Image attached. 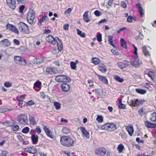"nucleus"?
<instances>
[{
	"instance_id": "22",
	"label": "nucleus",
	"mask_w": 156,
	"mask_h": 156,
	"mask_svg": "<svg viewBox=\"0 0 156 156\" xmlns=\"http://www.w3.org/2000/svg\"><path fill=\"white\" fill-rule=\"evenodd\" d=\"M29 122L31 125L33 126H35L37 124V122L34 117L33 115L29 116Z\"/></svg>"
},
{
	"instance_id": "56",
	"label": "nucleus",
	"mask_w": 156,
	"mask_h": 156,
	"mask_svg": "<svg viewBox=\"0 0 156 156\" xmlns=\"http://www.w3.org/2000/svg\"><path fill=\"white\" fill-rule=\"evenodd\" d=\"M12 85V83L6 81L4 83V86L6 87H10Z\"/></svg>"
},
{
	"instance_id": "24",
	"label": "nucleus",
	"mask_w": 156,
	"mask_h": 156,
	"mask_svg": "<svg viewBox=\"0 0 156 156\" xmlns=\"http://www.w3.org/2000/svg\"><path fill=\"white\" fill-rule=\"evenodd\" d=\"M89 11L87 10L85 11L83 15V19L86 23H88L90 21V17L88 15Z\"/></svg>"
},
{
	"instance_id": "2",
	"label": "nucleus",
	"mask_w": 156,
	"mask_h": 156,
	"mask_svg": "<svg viewBox=\"0 0 156 156\" xmlns=\"http://www.w3.org/2000/svg\"><path fill=\"white\" fill-rule=\"evenodd\" d=\"M94 153L95 154L99 156H111L110 152L108 151L105 148L103 147L96 148Z\"/></svg>"
},
{
	"instance_id": "62",
	"label": "nucleus",
	"mask_w": 156,
	"mask_h": 156,
	"mask_svg": "<svg viewBox=\"0 0 156 156\" xmlns=\"http://www.w3.org/2000/svg\"><path fill=\"white\" fill-rule=\"evenodd\" d=\"M18 105L20 107H22L23 106V101L22 100H18Z\"/></svg>"
},
{
	"instance_id": "63",
	"label": "nucleus",
	"mask_w": 156,
	"mask_h": 156,
	"mask_svg": "<svg viewBox=\"0 0 156 156\" xmlns=\"http://www.w3.org/2000/svg\"><path fill=\"white\" fill-rule=\"evenodd\" d=\"M44 34H48L50 33L51 31V30L48 29H45L43 30Z\"/></svg>"
},
{
	"instance_id": "5",
	"label": "nucleus",
	"mask_w": 156,
	"mask_h": 156,
	"mask_svg": "<svg viewBox=\"0 0 156 156\" xmlns=\"http://www.w3.org/2000/svg\"><path fill=\"white\" fill-rule=\"evenodd\" d=\"M55 80L59 82H69L71 81L70 78L64 75H59L55 77Z\"/></svg>"
},
{
	"instance_id": "53",
	"label": "nucleus",
	"mask_w": 156,
	"mask_h": 156,
	"mask_svg": "<svg viewBox=\"0 0 156 156\" xmlns=\"http://www.w3.org/2000/svg\"><path fill=\"white\" fill-rule=\"evenodd\" d=\"M96 120L99 123L102 122L103 121V117L101 115L98 116L96 118Z\"/></svg>"
},
{
	"instance_id": "50",
	"label": "nucleus",
	"mask_w": 156,
	"mask_h": 156,
	"mask_svg": "<svg viewBox=\"0 0 156 156\" xmlns=\"http://www.w3.org/2000/svg\"><path fill=\"white\" fill-rule=\"evenodd\" d=\"M30 130V128L29 127L26 126L22 130V132L25 134L28 133Z\"/></svg>"
},
{
	"instance_id": "52",
	"label": "nucleus",
	"mask_w": 156,
	"mask_h": 156,
	"mask_svg": "<svg viewBox=\"0 0 156 156\" xmlns=\"http://www.w3.org/2000/svg\"><path fill=\"white\" fill-rule=\"evenodd\" d=\"M97 39L98 41L101 42L102 41V35L99 33H98L97 36Z\"/></svg>"
},
{
	"instance_id": "21",
	"label": "nucleus",
	"mask_w": 156,
	"mask_h": 156,
	"mask_svg": "<svg viewBox=\"0 0 156 156\" xmlns=\"http://www.w3.org/2000/svg\"><path fill=\"white\" fill-rule=\"evenodd\" d=\"M125 129L126 131L128 132V134L130 136H132L134 133V129L133 126L132 125L126 126Z\"/></svg>"
},
{
	"instance_id": "26",
	"label": "nucleus",
	"mask_w": 156,
	"mask_h": 156,
	"mask_svg": "<svg viewBox=\"0 0 156 156\" xmlns=\"http://www.w3.org/2000/svg\"><path fill=\"white\" fill-rule=\"evenodd\" d=\"M16 123V122L13 120L10 121H6L5 122H3V124L7 127H11L12 126L14 125Z\"/></svg>"
},
{
	"instance_id": "42",
	"label": "nucleus",
	"mask_w": 156,
	"mask_h": 156,
	"mask_svg": "<svg viewBox=\"0 0 156 156\" xmlns=\"http://www.w3.org/2000/svg\"><path fill=\"white\" fill-rule=\"evenodd\" d=\"M76 30L77 31V34L78 35H80L81 37H86V34L84 33H82V31L78 29H77Z\"/></svg>"
},
{
	"instance_id": "59",
	"label": "nucleus",
	"mask_w": 156,
	"mask_h": 156,
	"mask_svg": "<svg viewBox=\"0 0 156 156\" xmlns=\"http://www.w3.org/2000/svg\"><path fill=\"white\" fill-rule=\"evenodd\" d=\"M73 9V8H68L65 11L64 13L65 14H69L71 12Z\"/></svg>"
},
{
	"instance_id": "46",
	"label": "nucleus",
	"mask_w": 156,
	"mask_h": 156,
	"mask_svg": "<svg viewBox=\"0 0 156 156\" xmlns=\"http://www.w3.org/2000/svg\"><path fill=\"white\" fill-rule=\"evenodd\" d=\"M138 114L139 115L142 116L146 114V112L144 111V108H140L138 111Z\"/></svg>"
},
{
	"instance_id": "8",
	"label": "nucleus",
	"mask_w": 156,
	"mask_h": 156,
	"mask_svg": "<svg viewBox=\"0 0 156 156\" xmlns=\"http://www.w3.org/2000/svg\"><path fill=\"white\" fill-rule=\"evenodd\" d=\"M19 30L23 33L28 34L29 33V29L28 26L24 23L22 22L18 25Z\"/></svg>"
},
{
	"instance_id": "44",
	"label": "nucleus",
	"mask_w": 156,
	"mask_h": 156,
	"mask_svg": "<svg viewBox=\"0 0 156 156\" xmlns=\"http://www.w3.org/2000/svg\"><path fill=\"white\" fill-rule=\"evenodd\" d=\"M100 62V60L98 58H94L92 59V62L95 65L98 64Z\"/></svg>"
},
{
	"instance_id": "36",
	"label": "nucleus",
	"mask_w": 156,
	"mask_h": 156,
	"mask_svg": "<svg viewBox=\"0 0 156 156\" xmlns=\"http://www.w3.org/2000/svg\"><path fill=\"white\" fill-rule=\"evenodd\" d=\"M124 149V145L122 144H119L117 147V150L119 153H122Z\"/></svg>"
},
{
	"instance_id": "19",
	"label": "nucleus",
	"mask_w": 156,
	"mask_h": 156,
	"mask_svg": "<svg viewBox=\"0 0 156 156\" xmlns=\"http://www.w3.org/2000/svg\"><path fill=\"white\" fill-rule=\"evenodd\" d=\"M46 73L48 74H56L58 72L57 69L53 67H48L46 69Z\"/></svg>"
},
{
	"instance_id": "34",
	"label": "nucleus",
	"mask_w": 156,
	"mask_h": 156,
	"mask_svg": "<svg viewBox=\"0 0 156 156\" xmlns=\"http://www.w3.org/2000/svg\"><path fill=\"white\" fill-rule=\"evenodd\" d=\"M58 38V42H56L57 43L58 49L59 51H61L63 49V45L61 40Z\"/></svg>"
},
{
	"instance_id": "33",
	"label": "nucleus",
	"mask_w": 156,
	"mask_h": 156,
	"mask_svg": "<svg viewBox=\"0 0 156 156\" xmlns=\"http://www.w3.org/2000/svg\"><path fill=\"white\" fill-rule=\"evenodd\" d=\"M129 64H130L131 66L136 68L138 67L140 65V64L138 60L131 61L129 62Z\"/></svg>"
},
{
	"instance_id": "47",
	"label": "nucleus",
	"mask_w": 156,
	"mask_h": 156,
	"mask_svg": "<svg viewBox=\"0 0 156 156\" xmlns=\"http://www.w3.org/2000/svg\"><path fill=\"white\" fill-rule=\"evenodd\" d=\"M119 108L122 109H124L125 108L126 105L122 103V101L121 100L119 101Z\"/></svg>"
},
{
	"instance_id": "61",
	"label": "nucleus",
	"mask_w": 156,
	"mask_h": 156,
	"mask_svg": "<svg viewBox=\"0 0 156 156\" xmlns=\"http://www.w3.org/2000/svg\"><path fill=\"white\" fill-rule=\"evenodd\" d=\"M94 13L97 16H99L101 15V12L98 10H95L94 12Z\"/></svg>"
},
{
	"instance_id": "12",
	"label": "nucleus",
	"mask_w": 156,
	"mask_h": 156,
	"mask_svg": "<svg viewBox=\"0 0 156 156\" xmlns=\"http://www.w3.org/2000/svg\"><path fill=\"white\" fill-rule=\"evenodd\" d=\"M118 66L121 69H123L130 66L129 62L126 60L124 61L123 62H119L118 63Z\"/></svg>"
},
{
	"instance_id": "60",
	"label": "nucleus",
	"mask_w": 156,
	"mask_h": 156,
	"mask_svg": "<svg viewBox=\"0 0 156 156\" xmlns=\"http://www.w3.org/2000/svg\"><path fill=\"white\" fill-rule=\"evenodd\" d=\"M121 6L124 9H126L127 8V5L126 3L124 1H121Z\"/></svg>"
},
{
	"instance_id": "49",
	"label": "nucleus",
	"mask_w": 156,
	"mask_h": 156,
	"mask_svg": "<svg viewBox=\"0 0 156 156\" xmlns=\"http://www.w3.org/2000/svg\"><path fill=\"white\" fill-rule=\"evenodd\" d=\"M20 128L19 126L18 125H13L11 127V129L13 131H17Z\"/></svg>"
},
{
	"instance_id": "37",
	"label": "nucleus",
	"mask_w": 156,
	"mask_h": 156,
	"mask_svg": "<svg viewBox=\"0 0 156 156\" xmlns=\"http://www.w3.org/2000/svg\"><path fill=\"white\" fill-rule=\"evenodd\" d=\"M62 131L63 133L67 134H69L71 130L67 127H64L63 128Z\"/></svg>"
},
{
	"instance_id": "29",
	"label": "nucleus",
	"mask_w": 156,
	"mask_h": 156,
	"mask_svg": "<svg viewBox=\"0 0 156 156\" xmlns=\"http://www.w3.org/2000/svg\"><path fill=\"white\" fill-rule=\"evenodd\" d=\"M48 19V18L47 16H43L39 20L37 24L40 26L42 25V23L46 21Z\"/></svg>"
},
{
	"instance_id": "30",
	"label": "nucleus",
	"mask_w": 156,
	"mask_h": 156,
	"mask_svg": "<svg viewBox=\"0 0 156 156\" xmlns=\"http://www.w3.org/2000/svg\"><path fill=\"white\" fill-rule=\"evenodd\" d=\"M32 63L34 64H40L43 62V60L41 58H34L31 61Z\"/></svg>"
},
{
	"instance_id": "45",
	"label": "nucleus",
	"mask_w": 156,
	"mask_h": 156,
	"mask_svg": "<svg viewBox=\"0 0 156 156\" xmlns=\"http://www.w3.org/2000/svg\"><path fill=\"white\" fill-rule=\"evenodd\" d=\"M147 75L148 76L150 77L152 80H154V79L155 77V75L154 73L153 72L151 71H149L147 74Z\"/></svg>"
},
{
	"instance_id": "57",
	"label": "nucleus",
	"mask_w": 156,
	"mask_h": 156,
	"mask_svg": "<svg viewBox=\"0 0 156 156\" xmlns=\"http://www.w3.org/2000/svg\"><path fill=\"white\" fill-rule=\"evenodd\" d=\"M93 92H95V94L99 96L101 95V90L99 89H95L94 90H92Z\"/></svg>"
},
{
	"instance_id": "25",
	"label": "nucleus",
	"mask_w": 156,
	"mask_h": 156,
	"mask_svg": "<svg viewBox=\"0 0 156 156\" xmlns=\"http://www.w3.org/2000/svg\"><path fill=\"white\" fill-rule=\"evenodd\" d=\"M98 69L103 73H105L107 71L106 66L104 64H100L98 67Z\"/></svg>"
},
{
	"instance_id": "11",
	"label": "nucleus",
	"mask_w": 156,
	"mask_h": 156,
	"mask_svg": "<svg viewBox=\"0 0 156 156\" xmlns=\"http://www.w3.org/2000/svg\"><path fill=\"white\" fill-rule=\"evenodd\" d=\"M46 41L47 42L53 45L55 44L57 42L56 39L51 35H49L46 37Z\"/></svg>"
},
{
	"instance_id": "6",
	"label": "nucleus",
	"mask_w": 156,
	"mask_h": 156,
	"mask_svg": "<svg viewBox=\"0 0 156 156\" xmlns=\"http://www.w3.org/2000/svg\"><path fill=\"white\" fill-rule=\"evenodd\" d=\"M14 60L17 64L22 66H25L27 64L26 60L23 57L19 56H15Z\"/></svg>"
},
{
	"instance_id": "28",
	"label": "nucleus",
	"mask_w": 156,
	"mask_h": 156,
	"mask_svg": "<svg viewBox=\"0 0 156 156\" xmlns=\"http://www.w3.org/2000/svg\"><path fill=\"white\" fill-rule=\"evenodd\" d=\"M144 124L148 128H156V123H153L150 122L149 121H146L144 122Z\"/></svg>"
},
{
	"instance_id": "1",
	"label": "nucleus",
	"mask_w": 156,
	"mask_h": 156,
	"mask_svg": "<svg viewBox=\"0 0 156 156\" xmlns=\"http://www.w3.org/2000/svg\"><path fill=\"white\" fill-rule=\"evenodd\" d=\"M61 144L64 146L70 147L73 146L74 140L69 136L63 135L60 138Z\"/></svg>"
},
{
	"instance_id": "51",
	"label": "nucleus",
	"mask_w": 156,
	"mask_h": 156,
	"mask_svg": "<svg viewBox=\"0 0 156 156\" xmlns=\"http://www.w3.org/2000/svg\"><path fill=\"white\" fill-rule=\"evenodd\" d=\"M35 104V102L32 100H30L26 103V105L27 106H31Z\"/></svg>"
},
{
	"instance_id": "64",
	"label": "nucleus",
	"mask_w": 156,
	"mask_h": 156,
	"mask_svg": "<svg viewBox=\"0 0 156 156\" xmlns=\"http://www.w3.org/2000/svg\"><path fill=\"white\" fill-rule=\"evenodd\" d=\"M88 84H90L89 86L90 87H93L94 86V84L93 83V81L91 80H89L87 81Z\"/></svg>"
},
{
	"instance_id": "27",
	"label": "nucleus",
	"mask_w": 156,
	"mask_h": 156,
	"mask_svg": "<svg viewBox=\"0 0 156 156\" xmlns=\"http://www.w3.org/2000/svg\"><path fill=\"white\" fill-rule=\"evenodd\" d=\"M42 83L41 82L39 81H37L34 84V90L37 91H39L40 89H37V88H40L41 85Z\"/></svg>"
},
{
	"instance_id": "20",
	"label": "nucleus",
	"mask_w": 156,
	"mask_h": 156,
	"mask_svg": "<svg viewBox=\"0 0 156 156\" xmlns=\"http://www.w3.org/2000/svg\"><path fill=\"white\" fill-rule=\"evenodd\" d=\"M95 74L98 77V79L100 81L104 83L105 84H108V80L105 76L100 75L97 73H95Z\"/></svg>"
},
{
	"instance_id": "13",
	"label": "nucleus",
	"mask_w": 156,
	"mask_h": 156,
	"mask_svg": "<svg viewBox=\"0 0 156 156\" xmlns=\"http://www.w3.org/2000/svg\"><path fill=\"white\" fill-rule=\"evenodd\" d=\"M80 129L82 133V135L83 137H85L87 139L90 137V133L87 131L85 127H80L78 128Z\"/></svg>"
},
{
	"instance_id": "18",
	"label": "nucleus",
	"mask_w": 156,
	"mask_h": 156,
	"mask_svg": "<svg viewBox=\"0 0 156 156\" xmlns=\"http://www.w3.org/2000/svg\"><path fill=\"white\" fill-rule=\"evenodd\" d=\"M11 44V43L8 39H4L0 42V46L3 48L8 47Z\"/></svg>"
},
{
	"instance_id": "38",
	"label": "nucleus",
	"mask_w": 156,
	"mask_h": 156,
	"mask_svg": "<svg viewBox=\"0 0 156 156\" xmlns=\"http://www.w3.org/2000/svg\"><path fill=\"white\" fill-rule=\"evenodd\" d=\"M108 38L109 44L113 47L115 48V46L113 44V37L112 36L109 35L108 36Z\"/></svg>"
},
{
	"instance_id": "9",
	"label": "nucleus",
	"mask_w": 156,
	"mask_h": 156,
	"mask_svg": "<svg viewBox=\"0 0 156 156\" xmlns=\"http://www.w3.org/2000/svg\"><path fill=\"white\" fill-rule=\"evenodd\" d=\"M35 18V13L33 11H29L27 16V19L28 23L31 24H33Z\"/></svg>"
},
{
	"instance_id": "32",
	"label": "nucleus",
	"mask_w": 156,
	"mask_h": 156,
	"mask_svg": "<svg viewBox=\"0 0 156 156\" xmlns=\"http://www.w3.org/2000/svg\"><path fill=\"white\" fill-rule=\"evenodd\" d=\"M142 51L145 56H149L150 55L149 51L147 50L146 46H144L142 47Z\"/></svg>"
},
{
	"instance_id": "7",
	"label": "nucleus",
	"mask_w": 156,
	"mask_h": 156,
	"mask_svg": "<svg viewBox=\"0 0 156 156\" xmlns=\"http://www.w3.org/2000/svg\"><path fill=\"white\" fill-rule=\"evenodd\" d=\"M144 101H145L144 100H139L136 99L131 100L129 102V105L133 107H138L141 105H143Z\"/></svg>"
},
{
	"instance_id": "55",
	"label": "nucleus",
	"mask_w": 156,
	"mask_h": 156,
	"mask_svg": "<svg viewBox=\"0 0 156 156\" xmlns=\"http://www.w3.org/2000/svg\"><path fill=\"white\" fill-rule=\"evenodd\" d=\"M34 131L36 132L37 133L40 134L41 132V129L40 126H37L34 129Z\"/></svg>"
},
{
	"instance_id": "39",
	"label": "nucleus",
	"mask_w": 156,
	"mask_h": 156,
	"mask_svg": "<svg viewBox=\"0 0 156 156\" xmlns=\"http://www.w3.org/2000/svg\"><path fill=\"white\" fill-rule=\"evenodd\" d=\"M121 44V46L124 48L126 49L127 48V43L123 39H121L120 40Z\"/></svg>"
},
{
	"instance_id": "3",
	"label": "nucleus",
	"mask_w": 156,
	"mask_h": 156,
	"mask_svg": "<svg viewBox=\"0 0 156 156\" xmlns=\"http://www.w3.org/2000/svg\"><path fill=\"white\" fill-rule=\"evenodd\" d=\"M116 125L113 123H107L101 126V129L110 131H113L116 129Z\"/></svg>"
},
{
	"instance_id": "10",
	"label": "nucleus",
	"mask_w": 156,
	"mask_h": 156,
	"mask_svg": "<svg viewBox=\"0 0 156 156\" xmlns=\"http://www.w3.org/2000/svg\"><path fill=\"white\" fill-rule=\"evenodd\" d=\"M6 28L10 31L18 34L19 31L12 24L8 23L6 26Z\"/></svg>"
},
{
	"instance_id": "48",
	"label": "nucleus",
	"mask_w": 156,
	"mask_h": 156,
	"mask_svg": "<svg viewBox=\"0 0 156 156\" xmlns=\"http://www.w3.org/2000/svg\"><path fill=\"white\" fill-rule=\"evenodd\" d=\"M70 66L72 69L76 70V65L75 62L73 61L71 62L70 63Z\"/></svg>"
},
{
	"instance_id": "41",
	"label": "nucleus",
	"mask_w": 156,
	"mask_h": 156,
	"mask_svg": "<svg viewBox=\"0 0 156 156\" xmlns=\"http://www.w3.org/2000/svg\"><path fill=\"white\" fill-rule=\"evenodd\" d=\"M136 91L137 93L142 94H144L147 92V91L146 90L140 88L136 89Z\"/></svg>"
},
{
	"instance_id": "43",
	"label": "nucleus",
	"mask_w": 156,
	"mask_h": 156,
	"mask_svg": "<svg viewBox=\"0 0 156 156\" xmlns=\"http://www.w3.org/2000/svg\"><path fill=\"white\" fill-rule=\"evenodd\" d=\"M150 120L152 122L156 121V113L153 112L151 115V117L150 118Z\"/></svg>"
},
{
	"instance_id": "16",
	"label": "nucleus",
	"mask_w": 156,
	"mask_h": 156,
	"mask_svg": "<svg viewBox=\"0 0 156 156\" xmlns=\"http://www.w3.org/2000/svg\"><path fill=\"white\" fill-rule=\"evenodd\" d=\"M6 3L9 8L14 10L16 7V3L15 0H6Z\"/></svg>"
},
{
	"instance_id": "54",
	"label": "nucleus",
	"mask_w": 156,
	"mask_h": 156,
	"mask_svg": "<svg viewBox=\"0 0 156 156\" xmlns=\"http://www.w3.org/2000/svg\"><path fill=\"white\" fill-rule=\"evenodd\" d=\"M132 45L134 49V50L133 53L135 55L136 58H138V53L137 52L138 49L135 46V44H133Z\"/></svg>"
},
{
	"instance_id": "40",
	"label": "nucleus",
	"mask_w": 156,
	"mask_h": 156,
	"mask_svg": "<svg viewBox=\"0 0 156 156\" xmlns=\"http://www.w3.org/2000/svg\"><path fill=\"white\" fill-rule=\"evenodd\" d=\"M53 105L55 107L56 109L57 110L60 109L61 108V104L58 102H54Z\"/></svg>"
},
{
	"instance_id": "23",
	"label": "nucleus",
	"mask_w": 156,
	"mask_h": 156,
	"mask_svg": "<svg viewBox=\"0 0 156 156\" xmlns=\"http://www.w3.org/2000/svg\"><path fill=\"white\" fill-rule=\"evenodd\" d=\"M61 87L62 90L65 92L69 91L70 88V85L66 83H63L62 84Z\"/></svg>"
},
{
	"instance_id": "17",
	"label": "nucleus",
	"mask_w": 156,
	"mask_h": 156,
	"mask_svg": "<svg viewBox=\"0 0 156 156\" xmlns=\"http://www.w3.org/2000/svg\"><path fill=\"white\" fill-rule=\"evenodd\" d=\"M136 7L139 12L140 13V17H143L144 16V11L140 3H138L136 5Z\"/></svg>"
},
{
	"instance_id": "31",
	"label": "nucleus",
	"mask_w": 156,
	"mask_h": 156,
	"mask_svg": "<svg viewBox=\"0 0 156 156\" xmlns=\"http://www.w3.org/2000/svg\"><path fill=\"white\" fill-rule=\"evenodd\" d=\"M31 139L32 143L33 144H36L38 142V136L37 135L32 134L31 136Z\"/></svg>"
},
{
	"instance_id": "35",
	"label": "nucleus",
	"mask_w": 156,
	"mask_h": 156,
	"mask_svg": "<svg viewBox=\"0 0 156 156\" xmlns=\"http://www.w3.org/2000/svg\"><path fill=\"white\" fill-rule=\"evenodd\" d=\"M113 78L115 81L120 83H122L124 81V79L123 78H121L118 75L114 76Z\"/></svg>"
},
{
	"instance_id": "14",
	"label": "nucleus",
	"mask_w": 156,
	"mask_h": 156,
	"mask_svg": "<svg viewBox=\"0 0 156 156\" xmlns=\"http://www.w3.org/2000/svg\"><path fill=\"white\" fill-rule=\"evenodd\" d=\"M43 129L48 137L52 139L53 138L52 132L47 126H44Z\"/></svg>"
},
{
	"instance_id": "15",
	"label": "nucleus",
	"mask_w": 156,
	"mask_h": 156,
	"mask_svg": "<svg viewBox=\"0 0 156 156\" xmlns=\"http://www.w3.org/2000/svg\"><path fill=\"white\" fill-rule=\"evenodd\" d=\"M24 152L30 154H34L37 153V149L34 147H26L23 148Z\"/></svg>"
},
{
	"instance_id": "4",
	"label": "nucleus",
	"mask_w": 156,
	"mask_h": 156,
	"mask_svg": "<svg viewBox=\"0 0 156 156\" xmlns=\"http://www.w3.org/2000/svg\"><path fill=\"white\" fill-rule=\"evenodd\" d=\"M17 120L22 125H27L28 121L27 116L26 114H20L18 116Z\"/></svg>"
},
{
	"instance_id": "58",
	"label": "nucleus",
	"mask_w": 156,
	"mask_h": 156,
	"mask_svg": "<svg viewBox=\"0 0 156 156\" xmlns=\"http://www.w3.org/2000/svg\"><path fill=\"white\" fill-rule=\"evenodd\" d=\"M25 8V6L24 5H20L19 7V12L22 13H23V11L24 9Z\"/></svg>"
}]
</instances>
